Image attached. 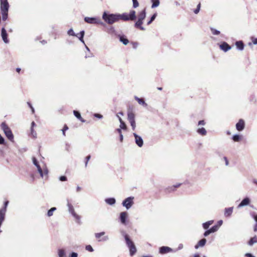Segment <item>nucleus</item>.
<instances>
[{"label":"nucleus","instance_id":"nucleus-37","mask_svg":"<svg viewBox=\"0 0 257 257\" xmlns=\"http://www.w3.org/2000/svg\"><path fill=\"white\" fill-rule=\"evenodd\" d=\"M232 211L233 207H230L227 209H226V214H227L228 216L230 215Z\"/></svg>","mask_w":257,"mask_h":257},{"label":"nucleus","instance_id":"nucleus-9","mask_svg":"<svg viewBox=\"0 0 257 257\" xmlns=\"http://www.w3.org/2000/svg\"><path fill=\"white\" fill-rule=\"evenodd\" d=\"M84 20L86 22L89 24H102L100 20L97 18L85 17Z\"/></svg>","mask_w":257,"mask_h":257},{"label":"nucleus","instance_id":"nucleus-45","mask_svg":"<svg viewBox=\"0 0 257 257\" xmlns=\"http://www.w3.org/2000/svg\"><path fill=\"white\" fill-rule=\"evenodd\" d=\"M68 34L70 36H76L75 33L74 32L73 30L72 29H70L68 31Z\"/></svg>","mask_w":257,"mask_h":257},{"label":"nucleus","instance_id":"nucleus-29","mask_svg":"<svg viewBox=\"0 0 257 257\" xmlns=\"http://www.w3.org/2000/svg\"><path fill=\"white\" fill-rule=\"evenodd\" d=\"M105 202L109 205H113L115 203V200L113 198H109L105 199Z\"/></svg>","mask_w":257,"mask_h":257},{"label":"nucleus","instance_id":"nucleus-7","mask_svg":"<svg viewBox=\"0 0 257 257\" xmlns=\"http://www.w3.org/2000/svg\"><path fill=\"white\" fill-rule=\"evenodd\" d=\"M133 197H129L126 198L122 202V205L123 206L125 207L126 209H129L132 207L133 204H134V199Z\"/></svg>","mask_w":257,"mask_h":257},{"label":"nucleus","instance_id":"nucleus-44","mask_svg":"<svg viewBox=\"0 0 257 257\" xmlns=\"http://www.w3.org/2000/svg\"><path fill=\"white\" fill-rule=\"evenodd\" d=\"M86 249L90 252L93 251V249L90 245H87L85 247Z\"/></svg>","mask_w":257,"mask_h":257},{"label":"nucleus","instance_id":"nucleus-22","mask_svg":"<svg viewBox=\"0 0 257 257\" xmlns=\"http://www.w3.org/2000/svg\"><path fill=\"white\" fill-rule=\"evenodd\" d=\"M73 114L81 122H85V120L81 117V114L79 113V112H78V111H76V110H74Z\"/></svg>","mask_w":257,"mask_h":257},{"label":"nucleus","instance_id":"nucleus-20","mask_svg":"<svg viewBox=\"0 0 257 257\" xmlns=\"http://www.w3.org/2000/svg\"><path fill=\"white\" fill-rule=\"evenodd\" d=\"M206 242V240L205 238H203L199 240L197 244L195 245V248H198L200 246H203Z\"/></svg>","mask_w":257,"mask_h":257},{"label":"nucleus","instance_id":"nucleus-49","mask_svg":"<svg viewBox=\"0 0 257 257\" xmlns=\"http://www.w3.org/2000/svg\"><path fill=\"white\" fill-rule=\"evenodd\" d=\"M219 46L221 50L225 51V42L222 43Z\"/></svg>","mask_w":257,"mask_h":257},{"label":"nucleus","instance_id":"nucleus-31","mask_svg":"<svg viewBox=\"0 0 257 257\" xmlns=\"http://www.w3.org/2000/svg\"><path fill=\"white\" fill-rule=\"evenodd\" d=\"M213 221H209L203 224V228L207 229L209 228V226L213 223Z\"/></svg>","mask_w":257,"mask_h":257},{"label":"nucleus","instance_id":"nucleus-13","mask_svg":"<svg viewBox=\"0 0 257 257\" xmlns=\"http://www.w3.org/2000/svg\"><path fill=\"white\" fill-rule=\"evenodd\" d=\"M120 220L123 224H126V219L127 218V213L126 212H122L120 214Z\"/></svg>","mask_w":257,"mask_h":257},{"label":"nucleus","instance_id":"nucleus-63","mask_svg":"<svg viewBox=\"0 0 257 257\" xmlns=\"http://www.w3.org/2000/svg\"><path fill=\"white\" fill-rule=\"evenodd\" d=\"M254 231L256 232L257 231V223L255 224L253 228Z\"/></svg>","mask_w":257,"mask_h":257},{"label":"nucleus","instance_id":"nucleus-40","mask_svg":"<svg viewBox=\"0 0 257 257\" xmlns=\"http://www.w3.org/2000/svg\"><path fill=\"white\" fill-rule=\"evenodd\" d=\"M211 31L212 34L217 35L220 34V32L213 28H211Z\"/></svg>","mask_w":257,"mask_h":257},{"label":"nucleus","instance_id":"nucleus-64","mask_svg":"<svg viewBox=\"0 0 257 257\" xmlns=\"http://www.w3.org/2000/svg\"><path fill=\"white\" fill-rule=\"evenodd\" d=\"M28 105L30 106V107L31 108L32 110V111L34 112V108H33V107L32 106L31 104L29 102H28Z\"/></svg>","mask_w":257,"mask_h":257},{"label":"nucleus","instance_id":"nucleus-4","mask_svg":"<svg viewBox=\"0 0 257 257\" xmlns=\"http://www.w3.org/2000/svg\"><path fill=\"white\" fill-rule=\"evenodd\" d=\"M118 20L123 21H134L136 18V12L134 10H131L130 14L123 13L122 14H118Z\"/></svg>","mask_w":257,"mask_h":257},{"label":"nucleus","instance_id":"nucleus-42","mask_svg":"<svg viewBox=\"0 0 257 257\" xmlns=\"http://www.w3.org/2000/svg\"><path fill=\"white\" fill-rule=\"evenodd\" d=\"M90 158H91V156L90 155H88V156H87L85 158V167H87L88 162L89 161V160L90 159Z\"/></svg>","mask_w":257,"mask_h":257},{"label":"nucleus","instance_id":"nucleus-51","mask_svg":"<svg viewBox=\"0 0 257 257\" xmlns=\"http://www.w3.org/2000/svg\"><path fill=\"white\" fill-rule=\"evenodd\" d=\"M5 142L4 139L3 137L0 135V144L2 145L4 144Z\"/></svg>","mask_w":257,"mask_h":257},{"label":"nucleus","instance_id":"nucleus-10","mask_svg":"<svg viewBox=\"0 0 257 257\" xmlns=\"http://www.w3.org/2000/svg\"><path fill=\"white\" fill-rule=\"evenodd\" d=\"M244 121L242 119H240L238 122L236 124V128L237 131H241L244 129Z\"/></svg>","mask_w":257,"mask_h":257},{"label":"nucleus","instance_id":"nucleus-18","mask_svg":"<svg viewBox=\"0 0 257 257\" xmlns=\"http://www.w3.org/2000/svg\"><path fill=\"white\" fill-rule=\"evenodd\" d=\"M172 251V249L168 246H162L160 248L159 252L161 254H165Z\"/></svg>","mask_w":257,"mask_h":257},{"label":"nucleus","instance_id":"nucleus-8","mask_svg":"<svg viewBox=\"0 0 257 257\" xmlns=\"http://www.w3.org/2000/svg\"><path fill=\"white\" fill-rule=\"evenodd\" d=\"M127 119L128 121L135 120V115L133 112V106H129L127 108Z\"/></svg>","mask_w":257,"mask_h":257},{"label":"nucleus","instance_id":"nucleus-43","mask_svg":"<svg viewBox=\"0 0 257 257\" xmlns=\"http://www.w3.org/2000/svg\"><path fill=\"white\" fill-rule=\"evenodd\" d=\"M133 8H137L139 5V4L137 0H133Z\"/></svg>","mask_w":257,"mask_h":257},{"label":"nucleus","instance_id":"nucleus-47","mask_svg":"<svg viewBox=\"0 0 257 257\" xmlns=\"http://www.w3.org/2000/svg\"><path fill=\"white\" fill-rule=\"evenodd\" d=\"M131 44L132 45V46L133 48L136 49L138 46V43L136 42H132Z\"/></svg>","mask_w":257,"mask_h":257},{"label":"nucleus","instance_id":"nucleus-23","mask_svg":"<svg viewBox=\"0 0 257 257\" xmlns=\"http://www.w3.org/2000/svg\"><path fill=\"white\" fill-rule=\"evenodd\" d=\"M119 41L125 45H126L129 43L128 40L124 36H120L119 37Z\"/></svg>","mask_w":257,"mask_h":257},{"label":"nucleus","instance_id":"nucleus-36","mask_svg":"<svg viewBox=\"0 0 257 257\" xmlns=\"http://www.w3.org/2000/svg\"><path fill=\"white\" fill-rule=\"evenodd\" d=\"M130 124H131V125L132 127V129L133 131H135V128H136V121H135V120H130L129 121Z\"/></svg>","mask_w":257,"mask_h":257},{"label":"nucleus","instance_id":"nucleus-26","mask_svg":"<svg viewBox=\"0 0 257 257\" xmlns=\"http://www.w3.org/2000/svg\"><path fill=\"white\" fill-rule=\"evenodd\" d=\"M84 31H82L80 32V33L79 34H77V35H76L75 36H76L77 37H78L79 38V39L82 42H83V43H84V40H83V37H84Z\"/></svg>","mask_w":257,"mask_h":257},{"label":"nucleus","instance_id":"nucleus-48","mask_svg":"<svg viewBox=\"0 0 257 257\" xmlns=\"http://www.w3.org/2000/svg\"><path fill=\"white\" fill-rule=\"evenodd\" d=\"M251 41L253 44L256 45L257 44V38L252 37L251 38Z\"/></svg>","mask_w":257,"mask_h":257},{"label":"nucleus","instance_id":"nucleus-60","mask_svg":"<svg viewBox=\"0 0 257 257\" xmlns=\"http://www.w3.org/2000/svg\"><path fill=\"white\" fill-rule=\"evenodd\" d=\"M36 126V123L34 121H33L32 123H31V128H34V127Z\"/></svg>","mask_w":257,"mask_h":257},{"label":"nucleus","instance_id":"nucleus-46","mask_svg":"<svg viewBox=\"0 0 257 257\" xmlns=\"http://www.w3.org/2000/svg\"><path fill=\"white\" fill-rule=\"evenodd\" d=\"M31 133L33 138H36L37 133L35 131H34V128H31Z\"/></svg>","mask_w":257,"mask_h":257},{"label":"nucleus","instance_id":"nucleus-56","mask_svg":"<svg viewBox=\"0 0 257 257\" xmlns=\"http://www.w3.org/2000/svg\"><path fill=\"white\" fill-rule=\"evenodd\" d=\"M231 49V46L226 43V52Z\"/></svg>","mask_w":257,"mask_h":257},{"label":"nucleus","instance_id":"nucleus-58","mask_svg":"<svg viewBox=\"0 0 257 257\" xmlns=\"http://www.w3.org/2000/svg\"><path fill=\"white\" fill-rule=\"evenodd\" d=\"M71 257H77V253L75 252H72L71 254Z\"/></svg>","mask_w":257,"mask_h":257},{"label":"nucleus","instance_id":"nucleus-24","mask_svg":"<svg viewBox=\"0 0 257 257\" xmlns=\"http://www.w3.org/2000/svg\"><path fill=\"white\" fill-rule=\"evenodd\" d=\"M135 99L138 102V103L142 105L146 106L147 105V103L145 102V100L143 98H140L137 96L135 97Z\"/></svg>","mask_w":257,"mask_h":257},{"label":"nucleus","instance_id":"nucleus-54","mask_svg":"<svg viewBox=\"0 0 257 257\" xmlns=\"http://www.w3.org/2000/svg\"><path fill=\"white\" fill-rule=\"evenodd\" d=\"M205 122L204 120H200L198 122V125H205Z\"/></svg>","mask_w":257,"mask_h":257},{"label":"nucleus","instance_id":"nucleus-53","mask_svg":"<svg viewBox=\"0 0 257 257\" xmlns=\"http://www.w3.org/2000/svg\"><path fill=\"white\" fill-rule=\"evenodd\" d=\"M94 115L95 117H97L98 118H101L102 117V115L98 113H95Z\"/></svg>","mask_w":257,"mask_h":257},{"label":"nucleus","instance_id":"nucleus-27","mask_svg":"<svg viewBox=\"0 0 257 257\" xmlns=\"http://www.w3.org/2000/svg\"><path fill=\"white\" fill-rule=\"evenodd\" d=\"M256 242H257V236H254V237H253L250 239V240L248 241V244L249 245H252L254 243H256Z\"/></svg>","mask_w":257,"mask_h":257},{"label":"nucleus","instance_id":"nucleus-1","mask_svg":"<svg viewBox=\"0 0 257 257\" xmlns=\"http://www.w3.org/2000/svg\"><path fill=\"white\" fill-rule=\"evenodd\" d=\"M102 19L109 25H112L119 21L118 14H109L104 12L102 15Z\"/></svg>","mask_w":257,"mask_h":257},{"label":"nucleus","instance_id":"nucleus-16","mask_svg":"<svg viewBox=\"0 0 257 257\" xmlns=\"http://www.w3.org/2000/svg\"><path fill=\"white\" fill-rule=\"evenodd\" d=\"M250 202V200L249 198L248 197H246L241 201V202L238 205L237 207L240 208L244 206L248 205H249Z\"/></svg>","mask_w":257,"mask_h":257},{"label":"nucleus","instance_id":"nucleus-38","mask_svg":"<svg viewBox=\"0 0 257 257\" xmlns=\"http://www.w3.org/2000/svg\"><path fill=\"white\" fill-rule=\"evenodd\" d=\"M58 255L59 257H63L65 255V252L63 249H59L58 250Z\"/></svg>","mask_w":257,"mask_h":257},{"label":"nucleus","instance_id":"nucleus-25","mask_svg":"<svg viewBox=\"0 0 257 257\" xmlns=\"http://www.w3.org/2000/svg\"><path fill=\"white\" fill-rule=\"evenodd\" d=\"M118 119L120 122V128L124 130H126L127 128L126 125L124 122L122 120L121 117L118 116Z\"/></svg>","mask_w":257,"mask_h":257},{"label":"nucleus","instance_id":"nucleus-55","mask_svg":"<svg viewBox=\"0 0 257 257\" xmlns=\"http://www.w3.org/2000/svg\"><path fill=\"white\" fill-rule=\"evenodd\" d=\"M223 221L222 220H219L218 221L216 226H218V228L222 224Z\"/></svg>","mask_w":257,"mask_h":257},{"label":"nucleus","instance_id":"nucleus-34","mask_svg":"<svg viewBox=\"0 0 257 257\" xmlns=\"http://www.w3.org/2000/svg\"><path fill=\"white\" fill-rule=\"evenodd\" d=\"M157 13H155L151 18V19L147 23V25H150L152 22L156 19V17H157Z\"/></svg>","mask_w":257,"mask_h":257},{"label":"nucleus","instance_id":"nucleus-28","mask_svg":"<svg viewBox=\"0 0 257 257\" xmlns=\"http://www.w3.org/2000/svg\"><path fill=\"white\" fill-rule=\"evenodd\" d=\"M197 133L202 136L206 135L207 132L204 127L199 128L197 131Z\"/></svg>","mask_w":257,"mask_h":257},{"label":"nucleus","instance_id":"nucleus-30","mask_svg":"<svg viewBox=\"0 0 257 257\" xmlns=\"http://www.w3.org/2000/svg\"><path fill=\"white\" fill-rule=\"evenodd\" d=\"M241 139L242 136L239 135H235L232 137V139L234 142H239Z\"/></svg>","mask_w":257,"mask_h":257},{"label":"nucleus","instance_id":"nucleus-14","mask_svg":"<svg viewBox=\"0 0 257 257\" xmlns=\"http://www.w3.org/2000/svg\"><path fill=\"white\" fill-rule=\"evenodd\" d=\"M2 37L5 43H8L9 42L8 34L5 28L2 29Z\"/></svg>","mask_w":257,"mask_h":257},{"label":"nucleus","instance_id":"nucleus-17","mask_svg":"<svg viewBox=\"0 0 257 257\" xmlns=\"http://www.w3.org/2000/svg\"><path fill=\"white\" fill-rule=\"evenodd\" d=\"M218 229V226H216V225L212 226L210 229L206 230L204 233V235L205 236H208L210 233H213L217 231Z\"/></svg>","mask_w":257,"mask_h":257},{"label":"nucleus","instance_id":"nucleus-57","mask_svg":"<svg viewBox=\"0 0 257 257\" xmlns=\"http://www.w3.org/2000/svg\"><path fill=\"white\" fill-rule=\"evenodd\" d=\"M245 256H246V257H254L251 253H246L245 254Z\"/></svg>","mask_w":257,"mask_h":257},{"label":"nucleus","instance_id":"nucleus-33","mask_svg":"<svg viewBox=\"0 0 257 257\" xmlns=\"http://www.w3.org/2000/svg\"><path fill=\"white\" fill-rule=\"evenodd\" d=\"M56 210V207H52L50 210H48L47 215L48 216H51L53 214V212Z\"/></svg>","mask_w":257,"mask_h":257},{"label":"nucleus","instance_id":"nucleus-12","mask_svg":"<svg viewBox=\"0 0 257 257\" xmlns=\"http://www.w3.org/2000/svg\"><path fill=\"white\" fill-rule=\"evenodd\" d=\"M134 136L135 138V142L137 145L140 147H142L143 145V141L142 138L136 133H134Z\"/></svg>","mask_w":257,"mask_h":257},{"label":"nucleus","instance_id":"nucleus-21","mask_svg":"<svg viewBox=\"0 0 257 257\" xmlns=\"http://www.w3.org/2000/svg\"><path fill=\"white\" fill-rule=\"evenodd\" d=\"M235 46L239 50H242L244 49V44L242 41H239L235 42Z\"/></svg>","mask_w":257,"mask_h":257},{"label":"nucleus","instance_id":"nucleus-52","mask_svg":"<svg viewBox=\"0 0 257 257\" xmlns=\"http://www.w3.org/2000/svg\"><path fill=\"white\" fill-rule=\"evenodd\" d=\"M33 162L35 166H36L37 164H39L38 162L37 161V159L35 158H33Z\"/></svg>","mask_w":257,"mask_h":257},{"label":"nucleus","instance_id":"nucleus-19","mask_svg":"<svg viewBox=\"0 0 257 257\" xmlns=\"http://www.w3.org/2000/svg\"><path fill=\"white\" fill-rule=\"evenodd\" d=\"M181 184H178L176 185H174V186H171V187H169L168 188H166V191L167 192V193H170L171 192H173V191H174L176 190V189L177 188H178L180 186H181Z\"/></svg>","mask_w":257,"mask_h":257},{"label":"nucleus","instance_id":"nucleus-41","mask_svg":"<svg viewBox=\"0 0 257 257\" xmlns=\"http://www.w3.org/2000/svg\"><path fill=\"white\" fill-rule=\"evenodd\" d=\"M68 130V126L66 125V124H65L64 125V127L62 129V133H63V135L64 136H66V134H65V132Z\"/></svg>","mask_w":257,"mask_h":257},{"label":"nucleus","instance_id":"nucleus-2","mask_svg":"<svg viewBox=\"0 0 257 257\" xmlns=\"http://www.w3.org/2000/svg\"><path fill=\"white\" fill-rule=\"evenodd\" d=\"M124 239L125 240V243L129 248L130 253L131 256H133L137 252V248L134 242L132 240V239L130 238V236L127 234H125Z\"/></svg>","mask_w":257,"mask_h":257},{"label":"nucleus","instance_id":"nucleus-59","mask_svg":"<svg viewBox=\"0 0 257 257\" xmlns=\"http://www.w3.org/2000/svg\"><path fill=\"white\" fill-rule=\"evenodd\" d=\"M121 129V128H117V129L116 130V132H117L119 135L122 134Z\"/></svg>","mask_w":257,"mask_h":257},{"label":"nucleus","instance_id":"nucleus-50","mask_svg":"<svg viewBox=\"0 0 257 257\" xmlns=\"http://www.w3.org/2000/svg\"><path fill=\"white\" fill-rule=\"evenodd\" d=\"M60 180L61 181H66L67 180V178L66 177L64 176H62L60 177Z\"/></svg>","mask_w":257,"mask_h":257},{"label":"nucleus","instance_id":"nucleus-62","mask_svg":"<svg viewBox=\"0 0 257 257\" xmlns=\"http://www.w3.org/2000/svg\"><path fill=\"white\" fill-rule=\"evenodd\" d=\"M119 139H120V141L121 142H122L123 141V136L122 134L119 135Z\"/></svg>","mask_w":257,"mask_h":257},{"label":"nucleus","instance_id":"nucleus-5","mask_svg":"<svg viewBox=\"0 0 257 257\" xmlns=\"http://www.w3.org/2000/svg\"><path fill=\"white\" fill-rule=\"evenodd\" d=\"M0 1L2 19L3 21H6L8 18L9 5L8 0H0Z\"/></svg>","mask_w":257,"mask_h":257},{"label":"nucleus","instance_id":"nucleus-15","mask_svg":"<svg viewBox=\"0 0 257 257\" xmlns=\"http://www.w3.org/2000/svg\"><path fill=\"white\" fill-rule=\"evenodd\" d=\"M67 206H68V208H69V211H70V212H71V213L72 214V215L74 217H75L76 218L79 219V217L75 213V212L74 211V209L73 206H72V205L71 203H70L69 202H68Z\"/></svg>","mask_w":257,"mask_h":257},{"label":"nucleus","instance_id":"nucleus-11","mask_svg":"<svg viewBox=\"0 0 257 257\" xmlns=\"http://www.w3.org/2000/svg\"><path fill=\"white\" fill-rule=\"evenodd\" d=\"M105 234V232L102 231L100 233H96L95 234V237L98 239L99 241H105L107 239V237L104 236L102 238H101L102 236H103Z\"/></svg>","mask_w":257,"mask_h":257},{"label":"nucleus","instance_id":"nucleus-35","mask_svg":"<svg viewBox=\"0 0 257 257\" xmlns=\"http://www.w3.org/2000/svg\"><path fill=\"white\" fill-rule=\"evenodd\" d=\"M36 166L37 167L38 171L39 173H40L41 176L42 177H43V170H42V168H41L40 165L39 164H37Z\"/></svg>","mask_w":257,"mask_h":257},{"label":"nucleus","instance_id":"nucleus-3","mask_svg":"<svg viewBox=\"0 0 257 257\" xmlns=\"http://www.w3.org/2000/svg\"><path fill=\"white\" fill-rule=\"evenodd\" d=\"M146 16V10H143L140 12L138 14V19L135 24V27L142 31H144L145 29L142 26L143 23V20L145 19Z\"/></svg>","mask_w":257,"mask_h":257},{"label":"nucleus","instance_id":"nucleus-32","mask_svg":"<svg viewBox=\"0 0 257 257\" xmlns=\"http://www.w3.org/2000/svg\"><path fill=\"white\" fill-rule=\"evenodd\" d=\"M152 2L153 3L152 5V8H156L159 5V4H160L159 0H152Z\"/></svg>","mask_w":257,"mask_h":257},{"label":"nucleus","instance_id":"nucleus-39","mask_svg":"<svg viewBox=\"0 0 257 257\" xmlns=\"http://www.w3.org/2000/svg\"><path fill=\"white\" fill-rule=\"evenodd\" d=\"M201 7V4L199 3L197 5V8L194 11L195 14H197L199 13Z\"/></svg>","mask_w":257,"mask_h":257},{"label":"nucleus","instance_id":"nucleus-6","mask_svg":"<svg viewBox=\"0 0 257 257\" xmlns=\"http://www.w3.org/2000/svg\"><path fill=\"white\" fill-rule=\"evenodd\" d=\"M2 129L3 130L7 138L10 141H13L14 139L13 134L7 123L5 122H3L1 124Z\"/></svg>","mask_w":257,"mask_h":257},{"label":"nucleus","instance_id":"nucleus-61","mask_svg":"<svg viewBox=\"0 0 257 257\" xmlns=\"http://www.w3.org/2000/svg\"><path fill=\"white\" fill-rule=\"evenodd\" d=\"M253 218L254 219V220H255V221L256 222V223H257V214H254L252 215Z\"/></svg>","mask_w":257,"mask_h":257}]
</instances>
